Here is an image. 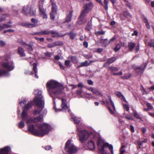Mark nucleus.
Returning a JSON list of instances; mask_svg holds the SVG:
<instances>
[{"label":"nucleus","instance_id":"nucleus-38","mask_svg":"<svg viewBox=\"0 0 154 154\" xmlns=\"http://www.w3.org/2000/svg\"><path fill=\"white\" fill-rule=\"evenodd\" d=\"M109 100L110 101L111 104L112 106V107L113 108V109L114 110H115L116 108H115V106L114 103L112 101V99H111V98L110 97H109Z\"/></svg>","mask_w":154,"mask_h":154},{"label":"nucleus","instance_id":"nucleus-42","mask_svg":"<svg viewBox=\"0 0 154 154\" xmlns=\"http://www.w3.org/2000/svg\"><path fill=\"white\" fill-rule=\"evenodd\" d=\"M116 95L119 97H122L123 95L120 92H116Z\"/></svg>","mask_w":154,"mask_h":154},{"label":"nucleus","instance_id":"nucleus-62","mask_svg":"<svg viewBox=\"0 0 154 154\" xmlns=\"http://www.w3.org/2000/svg\"><path fill=\"white\" fill-rule=\"evenodd\" d=\"M137 35H138V32L137 31H134V32L132 34V36H134V35L137 36Z\"/></svg>","mask_w":154,"mask_h":154},{"label":"nucleus","instance_id":"nucleus-45","mask_svg":"<svg viewBox=\"0 0 154 154\" xmlns=\"http://www.w3.org/2000/svg\"><path fill=\"white\" fill-rule=\"evenodd\" d=\"M123 107L127 111L129 110V106L126 104H123Z\"/></svg>","mask_w":154,"mask_h":154},{"label":"nucleus","instance_id":"nucleus-61","mask_svg":"<svg viewBox=\"0 0 154 154\" xmlns=\"http://www.w3.org/2000/svg\"><path fill=\"white\" fill-rule=\"evenodd\" d=\"M45 54L48 57H50L51 56V54L50 52H47L46 53H45Z\"/></svg>","mask_w":154,"mask_h":154},{"label":"nucleus","instance_id":"nucleus-8","mask_svg":"<svg viewBox=\"0 0 154 154\" xmlns=\"http://www.w3.org/2000/svg\"><path fill=\"white\" fill-rule=\"evenodd\" d=\"M31 106V105L29 103H27L25 105V107L23 109L21 114V118L23 120H25L28 118L27 113L26 110L28 109Z\"/></svg>","mask_w":154,"mask_h":154},{"label":"nucleus","instance_id":"nucleus-46","mask_svg":"<svg viewBox=\"0 0 154 154\" xmlns=\"http://www.w3.org/2000/svg\"><path fill=\"white\" fill-rule=\"evenodd\" d=\"M56 14H54V13L53 12H51L50 14V17L51 19L54 20V19L55 16L54 15Z\"/></svg>","mask_w":154,"mask_h":154},{"label":"nucleus","instance_id":"nucleus-53","mask_svg":"<svg viewBox=\"0 0 154 154\" xmlns=\"http://www.w3.org/2000/svg\"><path fill=\"white\" fill-rule=\"evenodd\" d=\"M5 73V71H2V70H0V76H2L4 75Z\"/></svg>","mask_w":154,"mask_h":154},{"label":"nucleus","instance_id":"nucleus-21","mask_svg":"<svg viewBox=\"0 0 154 154\" xmlns=\"http://www.w3.org/2000/svg\"><path fill=\"white\" fill-rule=\"evenodd\" d=\"M91 91L94 94L96 95H100L101 96H103V95L98 90L94 88L93 89H92Z\"/></svg>","mask_w":154,"mask_h":154},{"label":"nucleus","instance_id":"nucleus-23","mask_svg":"<svg viewBox=\"0 0 154 154\" xmlns=\"http://www.w3.org/2000/svg\"><path fill=\"white\" fill-rule=\"evenodd\" d=\"M90 63H88V61L86 60L83 62H82L80 63V65L78 66L79 67H81L85 66H87L89 65Z\"/></svg>","mask_w":154,"mask_h":154},{"label":"nucleus","instance_id":"nucleus-5","mask_svg":"<svg viewBox=\"0 0 154 154\" xmlns=\"http://www.w3.org/2000/svg\"><path fill=\"white\" fill-rule=\"evenodd\" d=\"M65 149L69 154H73L76 153L77 151V148L71 143V140H69L66 143Z\"/></svg>","mask_w":154,"mask_h":154},{"label":"nucleus","instance_id":"nucleus-34","mask_svg":"<svg viewBox=\"0 0 154 154\" xmlns=\"http://www.w3.org/2000/svg\"><path fill=\"white\" fill-rule=\"evenodd\" d=\"M125 117L128 120H134L133 118L131 115L128 114L126 115Z\"/></svg>","mask_w":154,"mask_h":154},{"label":"nucleus","instance_id":"nucleus-57","mask_svg":"<svg viewBox=\"0 0 154 154\" xmlns=\"http://www.w3.org/2000/svg\"><path fill=\"white\" fill-rule=\"evenodd\" d=\"M142 131L143 133V134H144L146 132V129L145 127H143L142 128Z\"/></svg>","mask_w":154,"mask_h":154},{"label":"nucleus","instance_id":"nucleus-13","mask_svg":"<svg viewBox=\"0 0 154 154\" xmlns=\"http://www.w3.org/2000/svg\"><path fill=\"white\" fill-rule=\"evenodd\" d=\"M72 11H70L69 14L67 16L65 22L67 23L70 21L71 20L72 17Z\"/></svg>","mask_w":154,"mask_h":154},{"label":"nucleus","instance_id":"nucleus-12","mask_svg":"<svg viewBox=\"0 0 154 154\" xmlns=\"http://www.w3.org/2000/svg\"><path fill=\"white\" fill-rule=\"evenodd\" d=\"M88 147L91 150H93L95 148V144L93 141L91 140L88 142Z\"/></svg>","mask_w":154,"mask_h":154},{"label":"nucleus","instance_id":"nucleus-7","mask_svg":"<svg viewBox=\"0 0 154 154\" xmlns=\"http://www.w3.org/2000/svg\"><path fill=\"white\" fill-rule=\"evenodd\" d=\"M1 64L2 67L8 71H11L14 68V63L13 61L7 62L2 61L1 63Z\"/></svg>","mask_w":154,"mask_h":154},{"label":"nucleus","instance_id":"nucleus-22","mask_svg":"<svg viewBox=\"0 0 154 154\" xmlns=\"http://www.w3.org/2000/svg\"><path fill=\"white\" fill-rule=\"evenodd\" d=\"M52 12H53L54 14H56V10L57 9V7L56 4L54 3H53L52 4Z\"/></svg>","mask_w":154,"mask_h":154},{"label":"nucleus","instance_id":"nucleus-25","mask_svg":"<svg viewBox=\"0 0 154 154\" xmlns=\"http://www.w3.org/2000/svg\"><path fill=\"white\" fill-rule=\"evenodd\" d=\"M72 119H73L75 124H79L80 122V118L76 117L74 116L72 117Z\"/></svg>","mask_w":154,"mask_h":154},{"label":"nucleus","instance_id":"nucleus-18","mask_svg":"<svg viewBox=\"0 0 154 154\" xmlns=\"http://www.w3.org/2000/svg\"><path fill=\"white\" fill-rule=\"evenodd\" d=\"M116 39V38L115 37H113L109 41H108L107 39L104 40L103 41V42L106 45H107L109 43L113 42Z\"/></svg>","mask_w":154,"mask_h":154},{"label":"nucleus","instance_id":"nucleus-55","mask_svg":"<svg viewBox=\"0 0 154 154\" xmlns=\"http://www.w3.org/2000/svg\"><path fill=\"white\" fill-rule=\"evenodd\" d=\"M88 83L89 85H92L93 84V82L91 80L88 81Z\"/></svg>","mask_w":154,"mask_h":154},{"label":"nucleus","instance_id":"nucleus-41","mask_svg":"<svg viewBox=\"0 0 154 154\" xmlns=\"http://www.w3.org/2000/svg\"><path fill=\"white\" fill-rule=\"evenodd\" d=\"M96 33L97 35H104L105 33V32L103 31H99L96 32Z\"/></svg>","mask_w":154,"mask_h":154},{"label":"nucleus","instance_id":"nucleus-59","mask_svg":"<svg viewBox=\"0 0 154 154\" xmlns=\"http://www.w3.org/2000/svg\"><path fill=\"white\" fill-rule=\"evenodd\" d=\"M140 49V46L139 45H138L136 48L135 51L136 52H137L139 51Z\"/></svg>","mask_w":154,"mask_h":154},{"label":"nucleus","instance_id":"nucleus-43","mask_svg":"<svg viewBox=\"0 0 154 154\" xmlns=\"http://www.w3.org/2000/svg\"><path fill=\"white\" fill-rule=\"evenodd\" d=\"M54 43L55 45H60L63 44V42L60 41Z\"/></svg>","mask_w":154,"mask_h":154},{"label":"nucleus","instance_id":"nucleus-44","mask_svg":"<svg viewBox=\"0 0 154 154\" xmlns=\"http://www.w3.org/2000/svg\"><path fill=\"white\" fill-rule=\"evenodd\" d=\"M3 26H4V29L5 28H11L12 27V26L11 25H8L5 23L4 24Z\"/></svg>","mask_w":154,"mask_h":154},{"label":"nucleus","instance_id":"nucleus-11","mask_svg":"<svg viewBox=\"0 0 154 154\" xmlns=\"http://www.w3.org/2000/svg\"><path fill=\"white\" fill-rule=\"evenodd\" d=\"M18 53L21 57H25L26 56L24 50L21 46H19L18 48Z\"/></svg>","mask_w":154,"mask_h":154},{"label":"nucleus","instance_id":"nucleus-3","mask_svg":"<svg viewBox=\"0 0 154 154\" xmlns=\"http://www.w3.org/2000/svg\"><path fill=\"white\" fill-rule=\"evenodd\" d=\"M35 95L34 99V103L35 105L39 107V109H35L33 114L36 115L40 114L44 108L45 103L43 96L42 95V91L38 90H35L34 92Z\"/></svg>","mask_w":154,"mask_h":154},{"label":"nucleus","instance_id":"nucleus-16","mask_svg":"<svg viewBox=\"0 0 154 154\" xmlns=\"http://www.w3.org/2000/svg\"><path fill=\"white\" fill-rule=\"evenodd\" d=\"M21 26L27 28H31L35 26V24L30 23H23L21 24Z\"/></svg>","mask_w":154,"mask_h":154},{"label":"nucleus","instance_id":"nucleus-47","mask_svg":"<svg viewBox=\"0 0 154 154\" xmlns=\"http://www.w3.org/2000/svg\"><path fill=\"white\" fill-rule=\"evenodd\" d=\"M146 106L148 107V109H152L153 108V106L151 105V104L149 103H147L146 104Z\"/></svg>","mask_w":154,"mask_h":154},{"label":"nucleus","instance_id":"nucleus-56","mask_svg":"<svg viewBox=\"0 0 154 154\" xmlns=\"http://www.w3.org/2000/svg\"><path fill=\"white\" fill-rule=\"evenodd\" d=\"M78 87L82 88L83 86L82 83L81 82L79 83L77 85Z\"/></svg>","mask_w":154,"mask_h":154},{"label":"nucleus","instance_id":"nucleus-4","mask_svg":"<svg viewBox=\"0 0 154 154\" xmlns=\"http://www.w3.org/2000/svg\"><path fill=\"white\" fill-rule=\"evenodd\" d=\"M46 86L49 92L55 94H60L64 89L63 85L53 80L48 82Z\"/></svg>","mask_w":154,"mask_h":154},{"label":"nucleus","instance_id":"nucleus-39","mask_svg":"<svg viewBox=\"0 0 154 154\" xmlns=\"http://www.w3.org/2000/svg\"><path fill=\"white\" fill-rule=\"evenodd\" d=\"M35 39L37 41H39L41 42H43L44 41V38H39L37 37H35Z\"/></svg>","mask_w":154,"mask_h":154},{"label":"nucleus","instance_id":"nucleus-2","mask_svg":"<svg viewBox=\"0 0 154 154\" xmlns=\"http://www.w3.org/2000/svg\"><path fill=\"white\" fill-rule=\"evenodd\" d=\"M78 134L79 137V139L81 143L83 142L86 140L88 137H90L92 139H98L97 145L99 149H100V148L104 147L105 144H106L104 141L100 137L97 138L98 135L97 133L94 132H88L85 130H83L81 132H78Z\"/></svg>","mask_w":154,"mask_h":154},{"label":"nucleus","instance_id":"nucleus-60","mask_svg":"<svg viewBox=\"0 0 154 154\" xmlns=\"http://www.w3.org/2000/svg\"><path fill=\"white\" fill-rule=\"evenodd\" d=\"M131 130L132 132H134L135 131V130L134 129V127L132 125H131L130 126Z\"/></svg>","mask_w":154,"mask_h":154},{"label":"nucleus","instance_id":"nucleus-33","mask_svg":"<svg viewBox=\"0 0 154 154\" xmlns=\"http://www.w3.org/2000/svg\"><path fill=\"white\" fill-rule=\"evenodd\" d=\"M7 17H8L7 14L3 15V16L0 18V22H2L5 20Z\"/></svg>","mask_w":154,"mask_h":154},{"label":"nucleus","instance_id":"nucleus-17","mask_svg":"<svg viewBox=\"0 0 154 154\" xmlns=\"http://www.w3.org/2000/svg\"><path fill=\"white\" fill-rule=\"evenodd\" d=\"M135 44L134 42H129L128 43V46L130 51H132L134 48Z\"/></svg>","mask_w":154,"mask_h":154},{"label":"nucleus","instance_id":"nucleus-27","mask_svg":"<svg viewBox=\"0 0 154 154\" xmlns=\"http://www.w3.org/2000/svg\"><path fill=\"white\" fill-rule=\"evenodd\" d=\"M25 48L28 50L29 53L31 54L32 53L31 52L32 51L33 49L31 45H27L25 46Z\"/></svg>","mask_w":154,"mask_h":154},{"label":"nucleus","instance_id":"nucleus-15","mask_svg":"<svg viewBox=\"0 0 154 154\" xmlns=\"http://www.w3.org/2000/svg\"><path fill=\"white\" fill-rule=\"evenodd\" d=\"M116 60V58L115 57H112L108 60L107 62L105 63L104 65V67H106L107 66L109 65L111 63H112Z\"/></svg>","mask_w":154,"mask_h":154},{"label":"nucleus","instance_id":"nucleus-37","mask_svg":"<svg viewBox=\"0 0 154 154\" xmlns=\"http://www.w3.org/2000/svg\"><path fill=\"white\" fill-rule=\"evenodd\" d=\"M104 148H100V149H99L101 154H106V152L104 150Z\"/></svg>","mask_w":154,"mask_h":154},{"label":"nucleus","instance_id":"nucleus-19","mask_svg":"<svg viewBox=\"0 0 154 154\" xmlns=\"http://www.w3.org/2000/svg\"><path fill=\"white\" fill-rule=\"evenodd\" d=\"M40 14L43 16V18H47V16L44 10L40 7L39 8Z\"/></svg>","mask_w":154,"mask_h":154},{"label":"nucleus","instance_id":"nucleus-36","mask_svg":"<svg viewBox=\"0 0 154 154\" xmlns=\"http://www.w3.org/2000/svg\"><path fill=\"white\" fill-rule=\"evenodd\" d=\"M148 45L150 47H153L154 48V40L152 39L151 42L149 43Z\"/></svg>","mask_w":154,"mask_h":154},{"label":"nucleus","instance_id":"nucleus-63","mask_svg":"<svg viewBox=\"0 0 154 154\" xmlns=\"http://www.w3.org/2000/svg\"><path fill=\"white\" fill-rule=\"evenodd\" d=\"M70 86H72V89H74L76 88L77 85H69Z\"/></svg>","mask_w":154,"mask_h":154},{"label":"nucleus","instance_id":"nucleus-6","mask_svg":"<svg viewBox=\"0 0 154 154\" xmlns=\"http://www.w3.org/2000/svg\"><path fill=\"white\" fill-rule=\"evenodd\" d=\"M93 7V4L92 2H90L86 4L84 7V10L82 11L79 19H81L84 17L85 15L89 11L92 9Z\"/></svg>","mask_w":154,"mask_h":154},{"label":"nucleus","instance_id":"nucleus-30","mask_svg":"<svg viewBox=\"0 0 154 154\" xmlns=\"http://www.w3.org/2000/svg\"><path fill=\"white\" fill-rule=\"evenodd\" d=\"M121 48V46L120 44H118L116 45V47L114 48V51L116 52L117 51Z\"/></svg>","mask_w":154,"mask_h":154},{"label":"nucleus","instance_id":"nucleus-64","mask_svg":"<svg viewBox=\"0 0 154 154\" xmlns=\"http://www.w3.org/2000/svg\"><path fill=\"white\" fill-rule=\"evenodd\" d=\"M83 45L85 47H87L88 46V43L87 42H85L83 43Z\"/></svg>","mask_w":154,"mask_h":154},{"label":"nucleus","instance_id":"nucleus-51","mask_svg":"<svg viewBox=\"0 0 154 154\" xmlns=\"http://www.w3.org/2000/svg\"><path fill=\"white\" fill-rule=\"evenodd\" d=\"M31 21L32 22H33V23H34L35 24L36 23L38 22V21L37 20H36V19L34 18H32L31 19Z\"/></svg>","mask_w":154,"mask_h":154},{"label":"nucleus","instance_id":"nucleus-49","mask_svg":"<svg viewBox=\"0 0 154 154\" xmlns=\"http://www.w3.org/2000/svg\"><path fill=\"white\" fill-rule=\"evenodd\" d=\"M0 45L2 46H4L5 45V43L2 40H0Z\"/></svg>","mask_w":154,"mask_h":154},{"label":"nucleus","instance_id":"nucleus-35","mask_svg":"<svg viewBox=\"0 0 154 154\" xmlns=\"http://www.w3.org/2000/svg\"><path fill=\"white\" fill-rule=\"evenodd\" d=\"M106 147L109 148V149H113V146L112 145L109 144L107 143H106L105 144V146L104 147Z\"/></svg>","mask_w":154,"mask_h":154},{"label":"nucleus","instance_id":"nucleus-20","mask_svg":"<svg viewBox=\"0 0 154 154\" xmlns=\"http://www.w3.org/2000/svg\"><path fill=\"white\" fill-rule=\"evenodd\" d=\"M68 59L72 61L74 63H78V60L75 56H69L68 58Z\"/></svg>","mask_w":154,"mask_h":154},{"label":"nucleus","instance_id":"nucleus-9","mask_svg":"<svg viewBox=\"0 0 154 154\" xmlns=\"http://www.w3.org/2000/svg\"><path fill=\"white\" fill-rule=\"evenodd\" d=\"M22 12L23 13L27 14V13H29L31 15L35 14L34 12L32 10L31 6L29 5H25L23 8Z\"/></svg>","mask_w":154,"mask_h":154},{"label":"nucleus","instance_id":"nucleus-1","mask_svg":"<svg viewBox=\"0 0 154 154\" xmlns=\"http://www.w3.org/2000/svg\"><path fill=\"white\" fill-rule=\"evenodd\" d=\"M43 115L42 114H40V116L35 118L34 119L30 118L26 121V123L28 125V128L29 131L33 135L42 137L47 134L50 130V126L47 124H43L42 125L38 124L35 127L39 129L37 130L35 129L33 125L30 124L32 123H36L38 122H42L43 120L42 118Z\"/></svg>","mask_w":154,"mask_h":154},{"label":"nucleus","instance_id":"nucleus-32","mask_svg":"<svg viewBox=\"0 0 154 154\" xmlns=\"http://www.w3.org/2000/svg\"><path fill=\"white\" fill-rule=\"evenodd\" d=\"M25 126V124L23 122L21 121L18 124V126L19 128H22Z\"/></svg>","mask_w":154,"mask_h":154},{"label":"nucleus","instance_id":"nucleus-29","mask_svg":"<svg viewBox=\"0 0 154 154\" xmlns=\"http://www.w3.org/2000/svg\"><path fill=\"white\" fill-rule=\"evenodd\" d=\"M4 60L5 61V62L10 61V56L9 55L6 54L5 55L4 57Z\"/></svg>","mask_w":154,"mask_h":154},{"label":"nucleus","instance_id":"nucleus-14","mask_svg":"<svg viewBox=\"0 0 154 154\" xmlns=\"http://www.w3.org/2000/svg\"><path fill=\"white\" fill-rule=\"evenodd\" d=\"M62 101L61 107L63 109H66L68 108V106L66 104V100L64 99H61Z\"/></svg>","mask_w":154,"mask_h":154},{"label":"nucleus","instance_id":"nucleus-58","mask_svg":"<svg viewBox=\"0 0 154 154\" xmlns=\"http://www.w3.org/2000/svg\"><path fill=\"white\" fill-rule=\"evenodd\" d=\"M20 44L21 45H24L25 47L27 45H28L27 44H26L25 42H23V41H21L20 42Z\"/></svg>","mask_w":154,"mask_h":154},{"label":"nucleus","instance_id":"nucleus-10","mask_svg":"<svg viewBox=\"0 0 154 154\" xmlns=\"http://www.w3.org/2000/svg\"><path fill=\"white\" fill-rule=\"evenodd\" d=\"M11 150V149L9 146H5L0 149V154H8Z\"/></svg>","mask_w":154,"mask_h":154},{"label":"nucleus","instance_id":"nucleus-28","mask_svg":"<svg viewBox=\"0 0 154 154\" xmlns=\"http://www.w3.org/2000/svg\"><path fill=\"white\" fill-rule=\"evenodd\" d=\"M131 76V75L130 74H125V75L122 76L121 78L124 79H128Z\"/></svg>","mask_w":154,"mask_h":154},{"label":"nucleus","instance_id":"nucleus-40","mask_svg":"<svg viewBox=\"0 0 154 154\" xmlns=\"http://www.w3.org/2000/svg\"><path fill=\"white\" fill-rule=\"evenodd\" d=\"M69 35L70 36L71 38L72 39H74L75 36V34L74 33H73L72 32H70L69 33Z\"/></svg>","mask_w":154,"mask_h":154},{"label":"nucleus","instance_id":"nucleus-48","mask_svg":"<svg viewBox=\"0 0 154 154\" xmlns=\"http://www.w3.org/2000/svg\"><path fill=\"white\" fill-rule=\"evenodd\" d=\"M70 63V62L68 60H66L65 61V65L66 66H68Z\"/></svg>","mask_w":154,"mask_h":154},{"label":"nucleus","instance_id":"nucleus-52","mask_svg":"<svg viewBox=\"0 0 154 154\" xmlns=\"http://www.w3.org/2000/svg\"><path fill=\"white\" fill-rule=\"evenodd\" d=\"M55 46L54 43L53 44H48V47L49 48H51L54 47Z\"/></svg>","mask_w":154,"mask_h":154},{"label":"nucleus","instance_id":"nucleus-26","mask_svg":"<svg viewBox=\"0 0 154 154\" xmlns=\"http://www.w3.org/2000/svg\"><path fill=\"white\" fill-rule=\"evenodd\" d=\"M32 66H33V70L35 72V76L36 78H38V77L36 74L37 65L35 63H34L32 64Z\"/></svg>","mask_w":154,"mask_h":154},{"label":"nucleus","instance_id":"nucleus-50","mask_svg":"<svg viewBox=\"0 0 154 154\" xmlns=\"http://www.w3.org/2000/svg\"><path fill=\"white\" fill-rule=\"evenodd\" d=\"M125 149H120V154H124L125 152Z\"/></svg>","mask_w":154,"mask_h":154},{"label":"nucleus","instance_id":"nucleus-24","mask_svg":"<svg viewBox=\"0 0 154 154\" xmlns=\"http://www.w3.org/2000/svg\"><path fill=\"white\" fill-rule=\"evenodd\" d=\"M50 32L48 30H44L41 32H36L35 33V34H39L41 33V35H47L49 34Z\"/></svg>","mask_w":154,"mask_h":154},{"label":"nucleus","instance_id":"nucleus-54","mask_svg":"<svg viewBox=\"0 0 154 154\" xmlns=\"http://www.w3.org/2000/svg\"><path fill=\"white\" fill-rule=\"evenodd\" d=\"M45 149L46 150H49L51 149V146H48L45 147Z\"/></svg>","mask_w":154,"mask_h":154},{"label":"nucleus","instance_id":"nucleus-31","mask_svg":"<svg viewBox=\"0 0 154 154\" xmlns=\"http://www.w3.org/2000/svg\"><path fill=\"white\" fill-rule=\"evenodd\" d=\"M133 115L135 118L138 119H140V115L137 112L135 111L134 112Z\"/></svg>","mask_w":154,"mask_h":154}]
</instances>
